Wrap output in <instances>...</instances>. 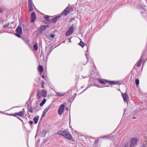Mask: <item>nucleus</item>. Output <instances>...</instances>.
Wrapping results in <instances>:
<instances>
[{"label":"nucleus","mask_w":147,"mask_h":147,"mask_svg":"<svg viewBox=\"0 0 147 147\" xmlns=\"http://www.w3.org/2000/svg\"><path fill=\"white\" fill-rule=\"evenodd\" d=\"M57 134L58 135L63 136L65 138L68 140H71L74 142H75V139L73 137L70 133L65 130H58L57 132Z\"/></svg>","instance_id":"f257e3e1"},{"label":"nucleus","mask_w":147,"mask_h":147,"mask_svg":"<svg viewBox=\"0 0 147 147\" xmlns=\"http://www.w3.org/2000/svg\"><path fill=\"white\" fill-rule=\"evenodd\" d=\"M16 33L15 35L19 38L21 37V35L22 34V29L21 27L18 26L16 30Z\"/></svg>","instance_id":"f03ea898"},{"label":"nucleus","mask_w":147,"mask_h":147,"mask_svg":"<svg viewBox=\"0 0 147 147\" xmlns=\"http://www.w3.org/2000/svg\"><path fill=\"white\" fill-rule=\"evenodd\" d=\"M14 117H17V118L19 119L22 121H23L22 119H20L19 117H17L19 116L22 117H23L24 116V114L22 111H21L19 112L15 113L14 114Z\"/></svg>","instance_id":"7ed1b4c3"},{"label":"nucleus","mask_w":147,"mask_h":147,"mask_svg":"<svg viewBox=\"0 0 147 147\" xmlns=\"http://www.w3.org/2000/svg\"><path fill=\"white\" fill-rule=\"evenodd\" d=\"M74 30V28L71 26L70 27L69 30L66 32L65 34L66 36H69L72 34Z\"/></svg>","instance_id":"20e7f679"},{"label":"nucleus","mask_w":147,"mask_h":147,"mask_svg":"<svg viewBox=\"0 0 147 147\" xmlns=\"http://www.w3.org/2000/svg\"><path fill=\"white\" fill-rule=\"evenodd\" d=\"M65 107V105L63 104L61 105L60 106L58 110V113L59 115H61L62 114L64 111Z\"/></svg>","instance_id":"39448f33"},{"label":"nucleus","mask_w":147,"mask_h":147,"mask_svg":"<svg viewBox=\"0 0 147 147\" xmlns=\"http://www.w3.org/2000/svg\"><path fill=\"white\" fill-rule=\"evenodd\" d=\"M138 139L136 138H133L130 140V145L134 146L137 143Z\"/></svg>","instance_id":"423d86ee"},{"label":"nucleus","mask_w":147,"mask_h":147,"mask_svg":"<svg viewBox=\"0 0 147 147\" xmlns=\"http://www.w3.org/2000/svg\"><path fill=\"white\" fill-rule=\"evenodd\" d=\"M122 96L124 101L127 102L129 100V97L127 94L126 93L122 94Z\"/></svg>","instance_id":"0eeeda50"},{"label":"nucleus","mask_w":147,"mask_h":147,"mask_svg":"<svg viewBox=\"0 0 147 147\" xmlns=\"http://www.w3.org/2000/svg\"><path fill=\"white\" fill-rule=\"evenodd\" d=\"M36 19V14L34 12H33L31 14V19L30 22H34Z\"/></svg>","instance_id":"6e6552de"},{"label":"nucleus","mask_w":147,"mask_h":147,"mask_svg":"<svg viewBox=\"0 0 147 147\" xmlns=\"http://www.w3.org/2000/svg\"><path fill=\"white\" fill-rule=\"evenodd\" d=\"M49 27V26L48 25H42L39 28V30L40 31H41L40 33H42V31L45 30L46 28H47Z\"/></svg>","instance_id":"1a4fd4ad"},{"label":"nucleus","mask_w":147,"mask_h":147,"mask_svg":"<svg viewBox=\"0 0 147 147\" xmlns=\"http://www.w3.org/2000/svg\"><path fill=\"white\" fill-rule=\"evenodd\" d=\"M28 8L30 11H31L33 10L32 7V3L31 2V0H28Z\"/></svg>","instance_id":"9d476101"},{"label":"nucleus","mask_w":147,"mask_h":147,"mask_svg":"<svg viewBox=\"0 0 147 147\" xmlns=\"http://www.w3.org/2000/svg\"><path fill=\"white\" fill-rule=\"evenodd\" d=\"M41 94L43 97L44 98L47 96V91L45 90H41Z\"/></svg>","instance_id":"9b49d317"},{"label":"nucleus","mask_w":147,"mask_h":147,"mask_svg":"<svg viewBox=\"0 0 147 147\" xmlns=\"http://www.w3.org/2000/svg\"><path fill=\"white\" fill-rule=\"evenodd\" d=\"M49 108L50 107L49 106L47 107L45 109L43 112V113L42 115V117H43L45 115L46 113L49 110Z\"/></svg>","instance_id":"f8f14e48"},{"label":"nucleus","mask_w":147,"mask_h":147,"mask_svg":"<svg viewBox=\"0 0 147 147\" xmlns=\"http://www.w3.org/2000/svg\"><path fill=\"white\" fill-rule=\"evenodd\" d=\"M107 82L109 84H110L111 85H113L115 84H117L118 83V82L117 81H107Z\"/></svg>","instance_id":"ddd939ff"},{"label":"nucleus","mask_w":147,"mask_h":147,"mask_svg":"<svg viewBox=\"0 0 147 147\" xmlns=\"http://www.w3.org/2000/svg\"><path fill=\"white\" fill-rule=\"evenodd\" d=\"M61 16H58L53 18L51 20V22L54 23L55 22L57 21L58 19Z\"/></svg>","instance_id":"4468645a"},{"label":"nucleus","mask_w":147,"mask_h":147,"mask_svg":"<svg viewBox=\"0 0 147 147\" xmlns=\"http://www.w3.org/2000/svg\"><path fill=\"white\" fill-rule=\"evenodd\" d=\"M142 58H141L138 61L137 63H136V65L137 67H139L141 65V64L142 63Z\"/></svg>","instance_id":"2eb2a0df"},{"label":"nucleus","mask_w":147,"mask_h":147,"mask_svg":"<svg viewBox=\"0 0 147 147\" xmlns=\"http://www.w3.org/2000/svg\"><path fill=\"white\" fill-rule=\"evenodd\" d=\"M38 71L41 73H42L43 71V68L42 66L39 65L38 68Z\"/></svg>","instance_id":"dca6fc26"},{"label":"nucleus","mask_w":147,"mask_h":147,"mask_svg":"<svg viewBox=\"0 0 147 147\" xmlns=\"http://www.w3.org/2000/svg\"><path fill=\"white\" fill-rule=\"evenodd\" d=\"M39 117L38 116H35L33 119V120L35 124H36L38 122L39 119Z\"/></svg>","instance_id":"f3484780"},{"label":"nucleus","mask_w":147,"mask_h":147,"mask_svg":"<svg viewBox=\"0 0 147 147\" xmlns=\"http://www.w3.org/2000/svg\"><path fill=\"white\" fill-rule=\"evenodd\" d=\"M37 96L38 98H40L41 97V93L40 90H37Z\"/></svg>","instance_id":"a211bd4d"},{"label":"nucleus","mask_w":147,"mask_h":147,"mask_svg":"<svg viewBox=\"0 0 147 147\" xmlns=\"http://www.w3.org/2000/svg\"><path fill=\"white\" fill-rule=\"evenodd\" d=\"M46 101V100L45 98L41 102V103H40V106H42L45 103Z\"/></svg>","instance_id":"6ab92c4d"},{"label":"nucleus","mask_w":147,"mask_h":147,"mask_svg":"<svg viewBox=\"0 0 147 147\" xmlns=\"http://www.w3.org/2000/svg\"><path fill=\"white\" fill-rule=\"evenodd\" d=\"M34 50L36 51L38 50V45L36 43L34 45Z\"/></svg>","instance_id":"aec40b11"},{"label":"nucleus","mask_w":147,"mask_h":147,"mask_svg":"<svg viewBox=\"0 0 147 147\" xmlns=\"http://www.w3.org/2000/svg\"><path fill=\"white\" fill-rule=\"evenodd\" d=\"M69 13V11L67 10H66V9H65L63 12V14L65 16L67 15Z\"/></svg>","instance_id":"412c9836"},{"label":"nucleus","mask_w":147,"mask_h":147,"mask_svg":"<svg viewBox=\"0 0 147 147\" xmlns=\"http://www.w3.org/2000/svg\"><path fill=\"white\" fill-rule=\"evenodd\" d=\"M78 45L82 47H83L84 46V43L82 41H80Z\"/></svg>","instance_id":"4be33fe9"},{"label":"nucleus","mask_w":147,"mask_h":147,"mask_svg":"<svg viewBox=\"0 0 147 147\" xmlns=\"http://www.w3.org/2000/svg\"><path fill=\"white\" fill-rule=\"evenodd\" d=\"M135 82L136 86H138L139 84V80L138 79H136L135 80Z\"/></svg>","instance_id":"5701e85b"},{"label":"nucleus","mask_w":147,"mask_h":147,"mask_svg":"<svg viewBox=\"0 0 147 147\" xmlns=\"http://www.w3.org/2000/svg\"><path fill=\"white\" fill-rule=\"evenodd\" d=\"M64 94H62L61 93H57V96H63L65 95Z\"/></svg>","instance_id":"b1692460"},{"label":"nucleus","mask_w":147,"mask_h":147,"mask_svg":"<svg viewBox=\"0 0 147 147\" xmlns=\"http://www.w3.org/2000/svg\"><path fill=\"white\" fill-rule=\"evenodd\" d=\"M98 81L101 84H104L105 83V82L103 80L100 79H98Z\"/></svg>","instance_id":"393cba45"},{"label":"nucleus","mask_w":147,"mask_h":147,"mask_svg":"<svg viewBox=\"0 0 147 147\" xmlns=\"http://www.w3.org/2000/svg\"><path fill=\"white\" fill-rule=\"evenodd\" d=\"M41 84L42 87L43 88H45L44 87V82L43 80H42L41 82Z\"/></svg>","instance_id":"a878e982"},{"label":"nucleus","mask_w":147,"mask_h":147,"mask_svg":"<svg viewBox=\"0 0 147 147\" xmlns=\"http://www.w3.org/2000/svg\"><path fill=\"white\" fill-rule=\"evenodd\" d=\"M10 24L9 23H8L7 24H5L3 27V28H7L8 27L9 25Z\"/></svg>","instance_id":"bb28decb"},{"label":"nucleus","mask_w":147,"mask_h":147,"mask_svg":"<svg viewBox=\"0 0 147 147\" xmlns=\"http://www.w3.org/2000/svg\"><path fill=\"white\" fill-rule=\"evenodd\" d=\"M128 143H125L123 146V147H128Z\"/></svg>","instance_id":"cd10ccee"},{"label":"nucleus","mask_w":147,"mask_h":147,"mask_svg":"<svg viewBox=\"0 0 147 147\" xmlns=\"http://www.w3.org/2000/svg\"><path fill=\"white\" fill-rule=\"evenodd\" d=\"M49 16H46L45 17H44L46 19V20L47 21H48V19L49 18Z\"/></svg>","instance_id":"c85d7f7f"},{"label":"nucleus","mask_w":147,"mask_h":147,"mask_svg":"<svg viewBox=\"0 0 147 147\" xmlns=\"http://www.w3.org/2000/svg\"><path fill=\"white\" fill-rule=\"evenodd\" d=\"M55 36V34H51L50 35V36L52 38H54Z\"/></svg>","instance_id":"c756f323"},{"label":"nucleus","mask_w":147,"mask_h":147,"mask_svg":"<svg viewBox=\"0 0 147 147\" xmlns=\"http://www.w3.org/2000/svg\"><path fill=\"white\" fill-rule=\"evenodd\" d=\"M29 111L31 113H32L33 112L32 109L31 108L29 109Z\"/></svg>","instance_id":"7c9ffc66"},{"label":"nucleus","mask_w":147,"mask_h":147,"mask_svg":"<svg viewBox=\"0 0 147 147\" xmlns=\"http://www.w3.org/2000/svg\"><path fill=\"white\" fill-rule=\"evenodd\" d=\"M29 123L30 125H32L33 123V122L32 121H30L29 122Z\"/></svg>","instance_id":"2f4dec72"},{"label":"nucleus","mask_w":147,"mask_h":147,"mask_svg":"<svg viewBox=\"0 0 147 147\" xmlns=\"http://www.w3.org/2000/svg\"><path fill=\"white\" fill-rule=\"evenodd\" d=\"M53 49V47H51V48H50V49H49V53H50L52 51Z\"/></svg>","instance_id":"473e14b6"},{"label":"nucleus","mask_w":147,"mask_h":147,"mask_svg":"<svg viewBox=\"0 0 147 147\" xmlns=\"http://www.w3.org/2000/svg\"><path fill=\"white\" fill-rule=\"evenodd\" d=\"M9 115L10 116H13L14 117V114H9Z\"/></svg>","instance_id":"72a5a7b5"},{"label":"nucleus","mask_w":147,"mask_h":147,"mask_svg":"<svg viewBox=\"0 0 147 147\" xmlns=\"http://www.w3.org/2000/svg\"><path fill=\"white\" fill-rule=\"evenodd\" d=\"M3 10L1 9L0 8V13H1L2 12Z\"/></svg>","instance_id":"f704fd0d"},{"label":"nucleus","mask_w":147,"mask_h":147,"mask_svg":"<svg viewBox=\"0 0 147 147\" xmlns=\"http://www.w3.org/2000/svg\"><path fill=\"white\" fill-rule=\"evenodd\" d=\"M42 78H45V76H44V75H42Z\"/></svg>","instance_id":"c9c22d12"},{"label":"nucleus","mask_w":147,"mask_h":147,"mask_svg":"<svg viewBox=\"0 0 147 147\" xmlns=\"http://www.w3.org/2000/svg\"><path fill=\"white\" fill-rule=\"evenodd\" d=\"M130 147H134V146L130 145Z\"/></svg>","instance_id":"e433bc0d"}]
</instances>
